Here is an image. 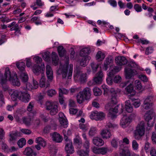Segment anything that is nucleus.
<instances>
[{
	"instance_id": "1",
	"label": "nucleus",
	"mask_w": 156,
	"mask_h": 156,
	"mask_svg": "<svg viewBox=\"0 0 156 156\" xmlns=\"http://www.w3.org/2000/svg\"><path fill=\"white\" fill-rule=\"evenodd\" d=\"M7 80L11 82L12 85L14 86H19L20 85L17 74L16 73H14V76L11 77L10 71L8 67H6L5 69L4 76H3V74H2L0 71V83L2 85L5 84Z\"/></svg>"
},
{
	"instance_id": "2",
	"label": "nucleus",
	"mask_w": 156,
	"mask_h": 156,
	"mask_svg": "<svg viewBox=\"0 0 156 156\" xmlns=\"http://www.w3.org/2000/svg\"><path fill=\"white\" fill-rule=\"evenodd\" d=\"M66 62L65 64L62 65L60 64L57 72L58 74L62 75L63 78H66L67 77L68 79H71L73 73V65L72 64H70L68 72L69 57H66Z\"/></svg>"
},
{
	"instance_id": "3",
	"label": "nucleus",
	"mask_w": 156,
	"mask_h": 156,
	"mask_svg": "<svg viewBox=\"0 0 156 156\" xmlns=\"http://www.w3.org/2000/svg\"><path fill=\"white\" fill-rule=\"evenodd\" d=\"M102 87L104 90V95L107 96L110 94L111 102L114 104H116L117 102V91L113 88H112L109 90L108 87L105 84L102 85Z\"/></svg>"
},
{
	"instance_id": "4",
	"label": "nucleus",
	"mask_w": 156,
	"mask_h": 156,
	"mask_svg": "<svg viewBox=\"0 0 156 156\" xmlns=\"http://www.w3.org/2000/svg\"><path fill=\"white\" fill-rule=\"evenodd\" d=\"M145 123L141 121L137 126L134 133V137L137 140L141 139L142 136L145 133Z\"/></svg>"
},
{
	"instance_id": "5",
	"label": "nucleus",
	"mask_w": 156,
	"mask_h": 156,
	"mask_svg": "<svg viewBox=\"0 0 156 156\" xmlns=\"http://www.w3.org/2000/svg\"><path fill=\"white\" fill-rule=\"evenodd\" d=\"M46 109L50 111L49 113L51 115L56 114L58 112L57 105L52 101H46L45 104Z\"/></svg>"
},
{
	"instance_id": "6",
	"label": "nucleus",
	"mask_w": 156,
	"mask_h": 156,
	"mask_svg": "<svg viewBox=\"0 0 156 156\" xmlns=\"http://www.w3.org/2000/svg\"><path fill=\"white\" fill-rule=\"evenodd\" d=\"M64 139L66 141L65 148L66 152L68 154H71L73 153L75 151L72 141L68 138V136L66 134H64Z\"/></svg>"
},
{
	"instance_id": "7",
	"label": "nucleus",
	"mask_w": 156,
	"mask_h": 156,
	"mask_svg": "<svg viewBox=\"0 0 156 156\" xmlns=\"http://www.w3.org/2000/svg\"><path fill=\"white\" fill-rule=\"evenodd\" d=\"M155 115V113L151 112L148 113L147 115L146 116L145 120L147 122V130L148 131L150 130L151 128L153 126L154 123V120L152 119Z\"/></svg>"
},
{
	"instance_id": "8",
	"label": "nucleus",
	"mask_w": 156,
	"mask_h": 156,
	"mask_svg": "<svg viewBox=\"0 0 156 156\" xmlns=\"http://www.w3.org/2000/svg\"><path fill=\"white\" fill-rule=\"evenodd\" d=\"M119 71L118 67H115L108 73V77L106 79V81L108 84L109 85L112 84L113 83V79L114 75Z\"/></svg>"
},
{
	"instance_id": "9",
	"label": "nucleus",
	"mask_w": 156,
	"mask_h": 156,
	"mask_svg": "<svg viewBox=\"0 0 156 156\" xmlns=\"http://www.w3.org/2000/svg\"><path fill=\"white\" fill-rule=\"evenodd\" d=\"M131 115L130 116H127L126 115H123L121 120L120 124L123 128H125L132 121L131 118Z\"/></svg>"
},
{
	"instance_id": "10",
	"label": "nucleus",
	"mask_w": 156,
	"mask_h": 156,
	"mask_svg": "<svg viewBox=\"0 0 156 156\" xmlns=\"http://www.w3.org/2000/svg\"><path fill=\"white\" fill-rule=\"evenodd\" d=\"M105 114L102 112H98L97 111L93 112L90 115L91 119H94L96 120H102L105 117Z\"/></svg>"
},
{
	"instance_id": "11",
	"label": "nucleus",
	"mask_w": 156,
	"mask_h": 156,
	"mask_svg": "<svg viewBox=\"0 0 156 156\" xmlns=\"http://www.w3.org/2000/svg\"><path fill=\"white\" fill-rule=\"evenodd\" d=\"M30 99V96L29 94L26 92L20 91L19 99L25 103L28 102Z\"/></svg>"
},
{
	"instance_id": "12",
	"label": "nucleus",
	"mask_w": 156,
	"mask_h": 156,
	"mask_svg": "<svg viewBox=\"0 0 156 156\" xmlns=\"http://www.w3.org/2000/svg\"><path fill=\"white\" fill-rule=\"evenodd\" d=\"M119 107H121V112H123V107L122 105H119L115 107L114 108H111L109 110V113L111 115V118L113 119L116 117V115L115 114H113V112L115 113H117L118 112V108Z\"/></svg>"
},
{
	"instance_id": "13",
	"label": "nucleus",
	"mask_w": 156,
	"mask_h": 156,
	"mask_svg": "<svg viewBox=\"0 0 156 156\" xmlns=\"http://www.w3.org/2000/svg\"><path fill=\"white\" fill-rule=\"evenodd\" d=\"M125 72L126 78L128 79L131 78L132 76L137 73L136 70L127 68V67L125 68Z\"/></svg>"
},
{
	"instance_id": "14",
	"label": "nucleus",
	"mask_w": 156,
	"mask_h": 156,
	"mask_svg": "<svg viewBox=\"0 0 156 156\" xmlns=\"http://www.w3.org/2000/svg\"><path fill=\"white\" fill-rule=\"evenodd\" d=\"M20 92V91L16 90H9V94L11 95V99L12 101H15L17 98L19 99Z\"/></svg>"
},
{
	"instance_id": "15",
	"label": "nucleus",
	"mask_w": 156,
	"mask_h": 156,
	"mask_svg": "<svg viewBox=\"0 0 156 156\" xmlns=\"http://www.w3.org/2000/svg\"><path fill=\"white\" fill-rule=\"evenodd\" d=\"M80 76L79 80L81 83H83L86 82V74H83L81 73L80 71H77L76 73L74 75V78H78Z\"/></svg>"
},
{
	"instance_id": "16",
	"label": "nucleus",
	"mask_w": 156,
	"mask_h": 156,
	"mask_svg": "<svg viewBox=\"0 0 156 156\" xmlns=\"http://www.w3.org/2000/svg\"><path fill=\"white\" fill-rule=\"evenodd\" d=\"M115 62L118 65H124L127 63V61L126 58L123 56H118L115 58Z\"/></svg>"
},
{
	"instance_id": "17",
	"label": "nucleus",
	"mask_w": 156,
	"mask_h": 156,
	"mask_svg": "<svg viewBox=\"0 0 156 156\" xmlns=\"http://www.w3.org/2000/svg\"><path fill=\"white\" fill-rule=\"evenodd\" d=\"M28 115V116L24 117L22 118L23 123L27 126L30 125V122L32 120V117L34 115V114L32 112H30Z\"/></svg>"
},
{
	"instance_id": "18",
	"label": "nucleus",
	"mask_w": 156,
	"mask_h": 156,
	"mask_svg": "<svg viewBox=\"0 0 156 156\" xmlns=\"http://www.w3.org/2000/svg\"><path fill=\"white\" fill-rule=\"evenodd\" d=\"M21 136V133L17 131H12L9 133L10 138L9 141L10 142L15 141L16 140L17 137Z\"/></svg>"
},
{
	"instance_id": "19",
	"label": "nucleus",
	"mask_w": 156,
	"mask_h": 156,
	"mask_svg": "<svg viewBox=\"0 0 156 156\" xmlns=\"http://www.w3.org/2000/svg\"><path fill=\"white\" fill-rule=\"evenodd\" d=\"M51 135L52 136V139L53 141L58 143L62 142L63 140L62 137L59 133L55 132Z\"/></svg>"
},
{
	"instance_id": "20",
	"label": "nucleus",
	"mask_w": 156,
	"mask_h": 156,
	"mask_svg": "<svg viewBox=\"0 0 156 156\" xmlns=\"http://www.w3.org/2000/svg\"><path fill=\"white\" fill-rule=\"evenodd\" d=\"M74 144L77 148L80 149L82 146V140L78 135H76V137L73 139Z\"/></svg>"
},
{
	"instance_id": "21",
	"label": "nucleus",
	"mask_w": 156,
	"mask_h": 156,
	"mask_svg": "<svg viewBox=\"0 0 156 156\" xmlns=\"http://www.w3.org/2000/svg\"><path fill=\"white\" fill-rule=\"evenodd\" d=\"M81 92L85 97L86 100H88L90 99L91 96V90L90 88L88 87H85Z\"/></svg>"
},
{
	"instance_id": "22",
	"label": "nucleus",
	"mask_w": 156,
	"mask_h": 156,
	"mask_svg": "<svg viewBox=\"0 0 156 156\" xmlns=\"http://www.w3.org/2000/svg\"><path fill=\"white\" fill-rule=\"evenodd\" d=\"M103 76V74L101 71H99L97 74V76L93 79L94 81L97 84L101 83L102 81V77Z\"/></svg>"
},
{
	"instance_id": "23",
	"label": "nucleus",
	"mask_w": 156,
	"mask_h": 156,
	"mask_svg": "<svg viewBox=\"0 0 156 156\" xmlns=\"http://www.w3.org/2000/svg\"><path fill=\"white\" fill-rule=\"evenodd\" d=\"M125 90L127 94H130V96H133L136 94V92L134 90L133 86L131 84H130L126 88Z\"/></svg>"
},
{
	"instance_id": "24",
	"label": "nucleus",
	"mask_w": 156,
	"mask_h": 156,
	"mask_svg": "<svg viewBox=\"0 0 156 156\" xmlns=\"http://www.w3.org/2000/svg\"><path fill=\"white\" fill-rule=\"evenodd\" d=\"M93 143L94 144L98 146H101L104 144V142L101 138L94 137L93 140Z\"/></svg>"
},
{
	"instance_id": "25",
	"label": "nucleus",
	"mask_w": 156,
	"mask_h": 156,
	"mask_svg": "<svg viewBox=\"0 0 156 156\" xmlns=\"http://www.w3.org/2000/svg\"><path fill=\"white\" fill-rule=\"evenodd\" d=\"M46 68L47 77L48 79L51 80L53 78V73L52 69L51 66L48 65L46 66Z\"/></svg>"
},
{
	"instance_id": "26",
	"label": "nucleus",
	"mask_w": 156,
	"mask_h": 156,
	"mask_svg": "<svg viewBox=\"0 0 156 156\" xmlns=\"http://www.w3.org/2000/svg\"><path fill=\"white\" fill-rule=\"evenodd\" d=\"M101 135L103 139H107L110 138L112 136L110 131L108 129L103 130L101 133Z\"/></svg>"
},
{
	"instance_id": "27",
	"label": "nucleus",
	"mask_w": 156,
	"mask_h": 156,
	"mask_svg": "<svg viewBox=\"0 0 156 156\" xmlns=\"http://www.w3.org/2000/svg\"><path fill=\"white\" fill-rule=\"evenodd\" d=\"M19 74L20 78L22 82L26 83L28 81V75L26 71L19 73Z\"/></svg>"
},
{
	"instance_id": "28",
	"label": "nucleus",
	"mask_w": 156,
	"mask_h": 156,
	"mask_svg": "<svg viewBox=\"0 0 156 156\" xmlns=\"http://www.w3.org/2000/svg\"><path fill=\"white\" fill-rule=\"evenodd\" d=\"M49 82L48 81L46 82L44 77L42 76L40 80L39 85L40 87H47L49 86Z\"/></svg>"
},
{
	"instance_id": "29",
	"label": "nucleus",
	"mask_w": 156,
	"mask_h": 156,
	"mask_svg": "<svg viewBox=\"0 0 156 156\" xmlns=\"http://www.w3.org/2000/svg\"><path fill=\"white\" fill-rule=\"evenodd\" d=\"M113 60V58L111 56H108L106 59L104 63V66L105 70H107L108 68V66L111 63Z\"/></svg>"
},
{
	"instance_id": "30",
	"label": "nucleus",
	"mask_w": 156,
	"mask_h": 156,
	"mask_svg": "<svg viewBox=\"0 0 156 156\" xmlns=\"http://www.w3.org/2000/svg\"><path fill=\"white\" fill-rule=\"evenodd\" d=\"M8 27L10 28V30L11 31L16 30L20 29L19 24L16 23V22L14 21L8 25Z\"/></svg>"
},
{
	"instance_id": "31",
	"label": "nucleus",
	"mask_w": 156,
	"mask_h": 156,
	"mask_svg": "<svg viewBox=\"0 0 156 156\" xmlns=\"http://www.w3.org/2000/svg\"><path fill=\"white\" fill-rule=\"evenodd\" d=\"M125 108L126 111L128 112H132L133 110V107L129 100H127L125 102Z\"/></svg>"
},
{
	"instance_id": "32",
	"label": "nucleus",
	"mask_w": 156,
	"mask_h": 156,
	"mask_svg": "<svg viewBox=\"0 0 156 156\" xmlns=\"http://www.w3.org/2000/svg\"><path fill=\"white\" fill-rule=\"evenodd\" d=\"M16 66L19 70V73L25 71V64L24 62H17L16 63Z\"/></svg>"
},
{
	"instance_id": "33",
	"label": "nucleus",
	"mask_w": 156,
	"mask_h": 156,
	"mask_svg": "<svg viewBox=\"0 0 156 156\" xmlns=\"http://www.w3.org/2000/svg\"><path fill=\"white\" fill-rule=\"evenodd\" d=\"M122 145H121L120 148V156H130V153L128 150H126L122 147Z\"/></svg>"
},
{
	"instance_id": "34",
	"label": "nucleus",
	"mask_w": 156,
	"mask_h": 156,
	"mask_svg": "<svg viewBox=\"0 0 156 156\" xmlns=\"http://www.w3.org/2000/svg\"><path fill=\"white\" fill-rule=\"evenodd\" d=\"M85 99V97L81 91H80L77 96V102L79 104L82 103Z\"/></svg>"
},
{
	"instance_id": "35",
	"label": "nucleus",
	"mask_w": 156,
	"mask_h": 156,
	"mask_svg": "<svg viewBox=\"0 0 156 156\" xmlns=\"http://www.w3.org/2000/svg\"><path fill=\"white\" fill-rule=\"evenodd\" d=\"M90 52V49L88 48H86L81 49L80 53V55L82 57L84 56H88V54Z\"/></svg>"
},
{
	"instance_id": "36",
	"label": "nucleus",
	"mask_w": 156,
	"mask_h": 156,
	"mask_svg": "<svg viewBox=\"0 0 156 156\" xmlns=\"http://www.w3.org/2000/svg\"><path fill=\"white\" fill-rule=\"evenodd\" d=\"M35 142L43 147H45L46 145V141L41 137H38L36 138Z\"/></svg>"
},
{
	"instance_id": "37",
	"label": "nucleus",
	"mask_w": 156,
	"mask_h": 156,
	"mask_svg": "<svg viewBox=\"0 0 156 156\" xmlns=\"http://www.w3.org/2000/svg\"><path fill=\"white\" fill-rule=\"evenodd\" d=\"M41 69L40 66L37 65H34L33 66V71L36 75H38L41 73Z\"/></svg>"
},
{
	"instance_id": "38",
	"label": "nucleus",
	"mask_w": 156,
	"mask_h": 156,
	"mask_svg": "<svg viewBox=\"0 0 156 156\" xmlns=\"http://www.w3.org/2000/svg\"><path fill=\"white\" fill-rule=\"evenodd\" d=\"M52 60L53 64L55 65L56 66L58 64V57L54 52L52 53Z\"/></svg>"
},
{
	"instance_id": "39",
	"label": "nucleus",
	"mask_w": 156,
	"mask_h": 156,
	"mask_svg": "<svg viewBox=\"0 0 156 156\" xmlns=\"http://www.w3.org/2000/svg\"><path fill=\"white\" fill-rule=\"evenodd\" d=\"M23 154L28 156H32L33 154V151L30 147H27L24 151Z\"/></svg>"
},
{
	"instance_id": "40",
	"label": "nucleus",
	"mask_w": 156,
	"mask_h": 156,
	"mask_svg": "<svg viewBox=\"0 0 156 156\" xmlns=\"http://www.w3.org/2000/svg\"><path fill=\"white\" fill-rule=\"evenodd\" d=\"M58 51L60 57L64 56L66 52V51L62 46H59L58 47Z\"/></svg>"
},
{
	"instance_id": "41",
	"label": "nucleus",
	"mask_w": 156,
	"mask_h": 156,
	"mask_svg": "<svg viewBox=\"0 0 156 156\" xmlns=\"http://www.w3.org/2000/svg\"><path fill=\"white\" fill-rule=\"evenodd\" d=\"M89 57L88 56H84L83 57L80 61V65L82 66L85 67L87 65V61L89 59Z\"/></svg>"
},
{
	"instance_id": "42",
	"label": "nucleus",
	"mask_w": 156,
	"mask_h": 156,
	"mask_svg": "<svg viewBox=\"0 0 156 156\" xmlns=\"http://www.w3.org/2000/svg\"><path fill=\"white\" fill-rule=\"evenodd\" d=\"M61 126L64 128H66L68 127V122L67 119H66L59 120Z\"/></svg>"
},
{
	"instance_id": "43",
	"label": "nucleus",
	"mask_w": 156,
	"mask_h": 156,
	"mask_svg": "<svg viewBox=\"0 0 156 156\" xmlns=\"http://www.w3.org/2000/svg\"><path fill=\"white\" fill-rule=\"evenodd\" d=\"M88 152V151H85L83 150H79L77 151V153L80 156H89Z\"/></svg>"
},
{
	"instance_id": "44",
	"label": "nucleus",
	"mask_w": 156,
	"mask_h": 156,
	"mask_svg": "<svg viewBox=\"0 0 156 156\" xmlns=\"http://www.w3.org/2000/svg\"><path fill=\"white\" fill-rule=\"evenodd\" d=\"M93 91L94 94L95 96H100L102 94V91L101 90L97 87H95L93 88Z\"/></svg>"
},
{
	"instance_id": "45",
	"label": "nucleus",
	"mask_w": 156,
	"mask_h": 156,
	"mask_svg": "<svg viewBox=\"0 0 156 156\" xmlns=\"http://www.w3.org/2000/svg\"><path fill=\"white\" fill-rule=\"evenodd\" d=\"M26 140L24 138L20 139L17 142V144L20 148L22 147L26 144Z\"/></svg>"
},
{
	"instance_id": "46",
	"label": "nucleus",
	"mask_w": 156,
	"mask_h": 156,
	"mask_svg": "<svg viewBox=\"0 0 156 156\" xmlns=\"http://www.w3.org/2000/svg\"><path fill=\"white\" fill-rule=\"evenodd\" d=\"M105 55L102 53L101 51H98L96 55V59H100V60H102L105 58Z\"/></svg>"
},
{
	"instance_id": "47",
	"label": "nucleus",
	"mask_w": 156,
	"mask_h": 156,
	"mask_svg": "<svg viewBox=\"0 0 156 156\" xmlns=\"http://www.w3.org/2000/svg\"><path fill=\"white\" fill-rule=\"evenodd\" d=\"M50 53L48 52H45L42 55L43 59L46 61H48L50 59Z\"/></svg>"
},
{
	"instance_id": "48",
	"label": "nucleus",
	"mask_w": 156,
	"mask_h": 156,
	"mask_svg": "<svg viewBox=\"0 0 156 156\" xmlns=\"http://www.w3.org/2000/svg\"><path fill=\"white\" fill-rule=\"evenodd\" d=\"M97 132L96 128L95 127H92L89 130V134L90 136H93Z\"/></svg>"
},
{
	"instance_id": "49",
	"label": "nucleus",
	"mask_w": 156,
	"mask_h": 156,
	"mask_svg": "<svg viewBox=\"0 0 156 156\" xmlns=\"http://www.w3.org/2000/svg\"><path fill=\"white\" fill-rule=\"evenodd\" d=\"M151 144L147 141H146L144 145V149L146 153H149L150 151Z\"/></svg>"
},
{
	"instance_id": "50",
	"label": "nucleus",
	"mask_w": 156,
	"mask_h": 156,
	"mask_svg": "<svg viewBox=\"0 0 156 156\" xmlns=\"http://www.w3.org/2000/svg\"><path fill=\"white\" fill-rule=\"evenodd\" d=\"M118 142L117 139L113 138L111 141V145L113 147L116 148L118 147Z\"/></svg>"
},
{
	"instance_id": "51",
	"label": "nucleus",
	"mask_w": 156,
	"mask_h": 156,
	"mask_svg": "<svg viewBox=\"0 0 156 156\" xmlns=\"http://www.w3.org/2000/svg\"><path fill=\"white\" fill-rule=\"evenodd\" d=\"M68 93V91L64 88L59 89V95L60 96L63 95L64 94H67Z\"/></svg>"
},
{
	"instance_id": "52",
	"label": "nucleus",
	"mask_w": 156,
	"mask_h": 156,
	"mask_svg": "<svg viewBox=\"0 0 156 156\" xmlns=\"http://www.w3.org/2000/svg\"><path fill=\"white\" fill-rule=\"evenodd\" d=\"M135 87L138 90L141 89L142 88V86L141 82L139 80H136L135 81Z\"/></svg>"
},
{
	"instance_id": "53",
	"label": "nucleus",
	"mask_w": 156,
	"mask_h": 156,
	"mask_svg": "<svg viewBox=\"0 0 156 156\" xmlns=\"http://www.w3.org/2000/svg\"><path fill=\"white\" fill-rule=\"evenodd\" d=\"M128 66L132 68H138L137 64H136L134 62L131 61L128 63Z\"/></svg>"
},
{
	"instance_id": "54",
	"label": "nucleus",
	"mask_w": 156,
	"mask_h": 156,
	"mask_svg": "<svg viewBox=\"0 0 156 156\" xmlns=\"http://www.w3.org/2000/svg\"><path fill=\"white\" fill-rule=\"evenodd\" d=\"M132 147L133 149L136 151L138 150L139 147V145L135 140H133L132 141Z\"/></svg>"
},
{
	"instance_id": "55",
	"label": "nucleus",
	"mask_w": 156,
	"mask_h": 156,
	"mask_svg": "<svg viewBox=\"0 0 156 156\" xmlns=\"http://www.w3.org/2000/svg\"><path fill=\"white\" fill-rule=\"evenodd\" d=\"M2 149L5 152H9L10 151V148L5 143H2Z\"/></svg>"
},
{
	"instance_id": "56",
	"label": "nucleus",
	"mask_w": 156,
	"mask_h": 156,
	"mask_svg": "<svg viewBox=\"0 0 156 156\" xmlns=\"http://www.w3.org/2000/svg\"><path fill=\"white\" fill-rule=\"evenodd\" d=\"M91 66L94 73L96 72L97 69L98 68L99 65L94 63L91 64Z\"/></svg>"
},
{
	"instance_id": "57",
	"label": "nucleus",
	"mask_w": 156,
	"mask_h": 156,
	"mask_svg": "<svg viewBox=\"0 0 156 156\" xmlns=\"http://www.w3.org/2000/svg\"><path fill=\"white\" fill-rule=\"evenodd\" d=\"M134 8L137 12H140L142 10L141 6L139 4H136L134 6Z\"/></svg>"
},
{
	"instance_id": "58",
	"label": "nucleus",
	"mask_w": 156,
	"mask_h": 156,
	"mask_svg": "<svg viewBox=\"0 0 156 156\" xmlns=\"http://www.w3.org/2000/svg\"><path fill=\"white\" fill-rule=\"evenodd\" d=\"M56 92L53 89H50L48 90L47 92L48 95L50 97H52L55 94Z\"/></svg>"
},
{
	"instance_id": "59",
	"label": "nucleus",
	"mask_w": 156,
	"mask_h": 156,
	"mask_svg": "<svg viewBox=\"0 0 156 156\" xmlns=\"http://www.w3.org/2000/svg\"><path fill=\"white\" fill-rule=\"evenodd\" d=\"M108 150V149L107 147L100 148V154H104L107 152Z\"/></svg>"
},
{
	"instance_id": "60",
	"label": "nucleus",
	"mask_w": 156,
	"mask_h": 156,
	"mask_svg": "<svg viewBox=\"0 0 156 156\" xmlns=\"http://www.w3.org/2000/svg\"><path fill=\"white\" fill-rule=\"evenodd\" d=\"M153 50L154 49L152 47H148L146 48L145 54L147 55L151 54L153 52Z\"/></svg>"
},
{
	"instance_id": "61",
	"label": "nucleus",
	"mask_w": 156,
	"mask_h": 156,
	"mask_svg": "<svg viewBox=\"0 0 156 156\" xmlns=\"http://www.w3.org/2000/svg\"><path fill=\"white\" fill-rule=\"evenodd\" d=\"M117 126V125L112 123L110 122H108L106 126V128H114Z\"/></svg>"
},
{
	"instance_id": "62",
	"label": "nucleus",
	"mask_w": 156,
	"mask_h": 156,
	"mask_svg": "<svg viewBox=\"0 0 156 156\" xmlns=\"http://www.w3.org/2000/svg\"><path fill=\"white\" fill-rule=\"evenodd\" d=\"M151 139L153 144H156V134L155 132L152 133Z\"/></svg>"
},
{
	"instance_id": "63",
	"label": "nucleus",
	"mask_w": 156,
	"mask_h": 156,
	"mask_svg": "<svg viewBox=\"0 0 156 156\" xmlns=\"http://www.w3.org/2000/svg\"><path fill=\"white\" fill-rule=\"evenodd\" d=\"M34 107V103L33 102H30L28 106L27 109L29 112H31L32 111Z\"/></svg>"
},
{
	"instance_id": "64",
	"label": "nucleus",
	"mask_w": 156,
	"mask_h": 156,
	"mask_svg": "<svg viewBox=\"0 0 156 156\" xmlns=\"http://www.w3.org/2000/svg\"><path fill=\"white\" fill-rule=\"evenodd\" d=\"M150 154L151 156H156V150L154 147L151 148Z\"/></svg>"
}]
</instances>
